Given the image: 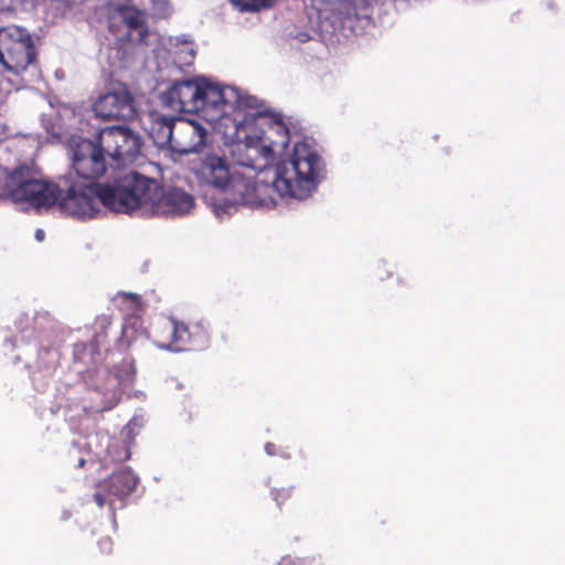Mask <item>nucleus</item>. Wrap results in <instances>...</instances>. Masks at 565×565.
<instances>
[{
  "mask_svg": "<svg viewBox=\"0 0 565 565\" xmlns=\"http://www.w3.org/2000/svg\"><path fill=\"white\" fill-rule=\"evenodd\" d=\"M201 78L174 82L162 95V100L178 113H198L203 108Z\"/></svg>",
  "mask_w": 565,
  "mask_h": 565,
  "instance_id": "nucleus-12",
  "label": "nucleus"
},
{
  "mask_svg": "<svg viewBox=\"0 0 565 565\" xmlns=\"http://www.w3.org/2000/svg\"><path fill=\"white\" fill-rule=\"evenodd\" d=\"M138 483V477L130 469H121L97 483L94 501L99 508L113 507L114 498L124 499L131 494Z\"/></svg>",
  "mask_w": 565,
  "mask_h": 565,
  "instance_id": "nucleus-13",
  "label": "nucleus"
},
{
  "mask_svg": "<svg viewBox=\"0 0 565 565\" xmlns=\"http://www.w3.org/2000/svg\"><path fill=\"white\" fill-rule=\"evenodd\" d=\"M236 132L244 141L236 145L237 163L254 171L264 172L274 160L277 149H285L289 129L280 116L267 110L250 109L239 120L235 118Z\"/></svg>",
  "mask_w": 565,
  "mask_h": 565,
  "instance_id": "nucleus-2",
  "label": "nucleus"
},
{
  "mask_svg": "<svg viewBox=\"0 0 565 565\" xmlns=\"http://www.w3.org/2000/svg\"><path fill=\"white\" fill-rule=\"evenodd\" d=\"M96 117L104 120H130L137 116L135 98L125 84L113 86L93 104Z\"/></svg>",
  "mask_w": 565,
  "mask_h": 565,
  "instance_id": "nucleus-11",
  "label": "nucleus"
},
{
  "mask_svg": "<svg viewBox=\"0 0 565 565\" xmlns=\"http://www.w3.org/2000/svg\"><path fill=\"white\" fill-rule=\"evenodd\" d=\"M28 174L29 170L25 168H18L9 172L0 166V200L25 202L36 210L53 206L57 199V185L49 181L28 178Z\"/></svg>",
  "mask_w": 565,
  "mask_h": 565,
  "instance_id": "nucleus-4",
  "label": "nucleus"
},
{
  "mask_svg": "<svg viewBox=\"0 0 565 565\" xmlns=\"http://www.w3.org/2000/svg\"><path fill=\"white\" fill-rule=\"evenodd\" d=\"M98 141L116 168L134 163L141 153V136L127 126H111L98 132Z\"/></svg>",
  "mask_w": 565,
  "mask_h": 565,
  "instance_id": "nucleus-7",
  "label": "nucleus"
},
{
  "mask_svg": "<svg viewBox=\"0 0 565 565\" xmlns=\"http://www.w3.org/2000/svg\"><path fill=\"white\" fill-rule=\"evenodd\" d=\"M57 189V198H60L61 191L58 186ZM103 191L100 183H72L66 194L60 200L56 199L55 203L58 202L61 211L67 215L79 220L93 218L99 213L100 205L104 206Z\"/></svg>",
  "mask_w": 565,
  "mask_h": 565,
  "instance_id": "nucleus-6",
  "label": "nucleus"
},
{
  "mask_svg": "<svg viewBox=\"0 0 565 565\" xmlns=\"http://www.w3.org/2000/svg\"><path fill=\"white\" fill-rule=\"evenodd\" d=\"M173 319L159 323L153 330V341L162 349L173 351Z\"/></svg>",
  "mask_w": 565,
  "mask_h": 565,
  "instance_id": "nucleus-20",
  "label": "nucleus"
},
{
  "mask_svg": "<svg viewBox=\"0 0 565 565\" xmlns=\"http://www.w3.org/2000/svg\"><path fill=\"white\" fill-rule=\"evenodd\" d=\"M124 297H125V298H127V299H130V300H131V302H132L136 307L140 306V303H141L140 297H139L138 295H134V294H126V295H124Z\"/></svg>",
  "mask_w": 565,
  "mask_h": 565,
  "instance_id": "nucleus-26",
  "label": "nucleus"
},
{
  "mask_svg": "<svg viewBox=\"0 0 565 565\" xmlns=\"http://www.w3.org/2000/svg\"><path fill=\"white\" fill-rule=\"evenodd\" d=\"M104 206L117 213L129 214L138 209L152 212L159 194V183L151 178L131 171L110 184H103Z\"/></svg>",
  "mask_w": 565,
  "mask_h": 565,
  "instance_id": "nucleus-3",
  "label": "nucleus"
},
{
  "mask_svg": "<svg viewBox=\"0 0 565 565\" xmlns=\"http://www.w3.org/2000/svg\"><path fill=\"white\" fill-rule=\"evenodd\" d=\"M72 151V167L82 179L95 180L102 177L107 169L105 148L98 141L82 137L70 140Z\"/></svg>",
  "mask_w": 565,
  "mask_h": 565,
  "instance_id": "nucleus-10",
  "label": "nucleus"
},
{
  "mask_svg": "<svg viewBox=\"0 0 565 565\" xmlns=\"http://www.w3.org/2000/svg\"><path fill=\"white\" fill-rule=\"evenodd\" d=\"M74 360L85 365L95 364L99 355V347L90 342H78L73 348Z\"/></svg>",
  "mask_w": 565,
  "mask_h": 565,
  "instance_id": "nucleus-19",
  "label": "nucleus"
},
{
  "mask_svg": "<svg viewBox=\"0 0 565 565\" xmlns=\"http://www.w3.org/2000/svg\"><path fill=\"white\" fill-rule=\"evenodd\" d=\"M173 351H195L207 345L209 334L201 323L185 324L173 319Z\"/></svg>",
  "mask_w": 565,
  "mask_h": 565,
  "instance_id": "nucleus-16",
  "label": "nucleus"
},
{
  "mask_svg": "<svg viewBox=\"0 0 565 565\" xmlns=\"http://www.w3.org/2000/svg\"><path fill=\"white\" fill-rule=\"evenodd\" d=\"M38 52L30 32L17 25L0 29V63L13 74L36 63Z\"/></svg>",
  "mask_w": 565,
  "mask_h": 565,
  "instance_id": "nucleus-5",
  "label": "nucleus"
},
{
  "mask_svg": "<svg viewBox=\"0 0 565 565\" xmlns=\"http://www.w3.org/2000/svg\"><path fill=\"white\" fill-rule=\"evenodd\" d=\"M323 164L321 157L307 142H297L292 154L276 167H268L252 177L241 175L234 183L233 201L249 207H274L276 199H306L316 189L321 179Z\"/></svg>",
  "mask_w": 565,
  "mask_h": 565,
  "instance_id": "nucleus-1",
  "label": "nucleus"
},
{
  "mask_svg": "<svg viewBox=\"0 0 565 565\" xmlns=\"http://www.w3.org/2000/svg\"><path fill=\"white\" fill-rule=\"evenodd\" d=\"M44 236H45V234H44V232L42 230H38L35 232V237H36L38 241H43Z\"/></svg>",
  "mask_w": 565,
  "mask_h": 565,
  "instance_id": "nucleus-27",
  "label": "nucleus"
},
{
  "mask_svg": "<svg viewBox=\"0 0 565 565\" xmlns=\"http://www.w3.org/2000/svg\"><path fill=\"white\" fill-rule=\"evenodd\" d=\"M235 7L243 12H256L271 8L277 0H232Z\"/></svg>",
  "mask_w": 565,
  "mask_h": 565,
  "instance_id": "nucleus-22",
  "label": "nucleus"
},
{
  "mask_svg": "<svg viewBox=\"0 0 565 565\" xmlns=\"http://www.w3.org/2000/svg\"><path fill=\"white\" fill-rule=\"evenodd\" d=\"M119 13L129 30L130 41L146 45L149 36V28L145 13L136 7H121Z\"/></svg>",
  "mask_w": 565,
  "mask_h": 565,
  "instance_id": "nucleus-18",
  "label": "nucleus"
},
{
  "mask_svg": "<svg viewBox=\"0 0 565 565\" xmlns=\"http://www.w3.org/2000/svg\"><path fill=\"white\" fill-rule=\"evenodd\" d=\"M203 108L209 120L215 121L230 115L231 110L242 107L254 109L256 99L254 97L241 98L232 87H220L201 78Z\"/></svg>",
  "mask_w": 565,
  "mask_h": 565,
  "instance_id": "nucleus-9",
  "label": "nucleus"
},
{
  "mask_svg": "<svg viewBox=\"0 0 565 565\" xmlns=\"http://www.w3.org/2000/svg\"><path fill=\"white\" fill-rule=\"evenodd\" d=\"M94 327L95 334L92 341L100 347L107 340L108 330L111 327V318L106 315H100L95 319Z\"/></svg>",
  "mask_w": 565,
  "mask_h": 565,
  "instance_id": "nucleus-21",
  "label": "nucleus"
},
{
  "mask_svg": "<svg viewBox=\"0 0 565 565\" xmlns=\"http://www.w3.org/2000/svg\"><path fill=\"white\" fill-rule=\"evenodd\" d=\"M162 142H168L180 152H194L205 145L207 131L198 121L161 117L157 120Z\"/></svg>",
  "mask_w": 565,
  "mask_h": 565,
  "instance_id": "nucleus-8",
  "label": "nucleus"
},
{
  "mask_svg": "<svg viewBox=\"0 0 565 565\" xmlns=\"http://www.w3.org/2000/svg\"><path fill=\"white\" fill-rule=\"evenodd\" d=\"M99 546L105 551H110L113 546V542L109 537H104L98 542Z\"/></svg>",
  "mask_w": 565,
  "mask_h": 565,
  "instance_id": "nucleus-24",
  "label": "nucleus"
},
{
  "mask_svg": "<svg viewBox=\"0 0 565 565\" xmlns=\"http://www.w3.org/2000/svg\"><path fill=\"white\" fill-rule=\"evenodd\" d=\"M201 178L215 189L230 191L233 195L234 183L241 174L233 170L226 159L218 156H207L200 169Z\"/></svg>",
  "mask_w": 565,
  "mask_h": 565,
  "instance_id": "nucleus-14",
  "label": "nucleus"
},
{
  "mask_svg": "<svg viewBox=\"0 0 565 565\" xmlns=\"http://www.w3.org/2000/svg\"><path fill=\"white\" fill-rule=\"evenodd\" d=\"M295 39H297L300 43H306L311 39V35L308 32H298L295 35Z\"/></svg>",
  "mask_w": 565,
  "mask_h": 565,
  "instance_id": "nucleus-25",
  "label": "nucleus"
},
{
  "mask_svg": "<svg viewBox=\"0 0 565 565\" xmlns=\"http://www.w3.org/2000/svg\"><path fill=\"white\" fill-rule=\"evenodd\" d=\"M97 380H103L102 385H96L95 390L102 392L105 397L111 402H118L127 388L132 386L134 377L127 374L126 379H121L119 374H113L106 369H98L95 372Z\"/></svg>",
  "mask_w": 565,
  "mask_h": 565,
  "instance_id": "nucleus-17",
  "label": "nucleus"
},
{
  "mask_svg": "<svg viewBox=\"0 0 565 565\" xmlns=\"http://www.w3.org/2000/svg\"><path fill=\"white\" fill-rule=\"evenodd\" d=\"M292 487L288 488H279L271 491L274 500L277 502V504L280 507L287 500H289L292 497Z\"/></svg>",
  "mask_w": 565,
  "mask_h": 565,
  "instance_id": "nucleus-23",
  "label": "nucleus"
},
{
  "mask_svg": "<svg viewBox=\"0 0 565 565\" xmlns=\"http://www.w3.org/2000/svg\"><path fill=\"white\" fill-rule=\"evenodd\" d=\"M194 206V198L179 188L164 190L159 184V194L154 199L152 212L153 215H183L189 213Z\"/></svg>",
  "mask_w": 565,
  "mask_h": 565,
  "instance_id": "nucleus-15",
  "label": "nucleus"
}]
</instances>
